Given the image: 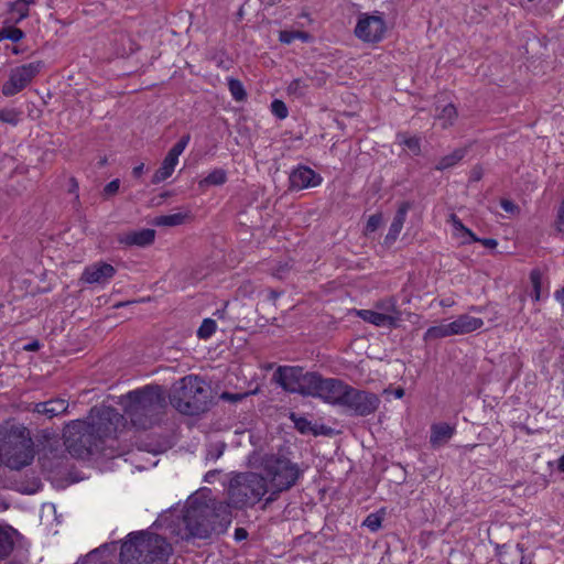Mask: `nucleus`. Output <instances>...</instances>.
I'll list each match as a JSON object with an SVG mask.
<instances>
[{"instance_id": "58836bf2", "label": "nucleus", "mask_w": 564, "mask_h": 564, "mask_svg": "<svg viewBox=\"0 0 564 564\" xmlns=\"http://www.w3.org/2000/svg\"><path fill=\"white\" fill-rule=\"evenodd\" d=\"M271 111L276 118H279L281 120L285 119L289 115L286 105L282 100H279V99H274L271 102Z\"/></svg>"}, {"instance_id": "09e8293b", "label": "nucleus", "mask_w": 564, "mask_h": 564, "mask_svg": "<svg viewBox=\"0 0 564 564\" xmlns=\"http://www.w3.org/2000/svg\"><path fill=\"white\" fill-rule=\"evenodd\" d=\"M501 207L508 213H513L517 209V206L510 200H502Z\"/></svg>"}, {"instance_id": "cd10ccee", "label": "nucleus", "mask_w": 564, "mask_h": 564, "mask_svg": "<svg viewBox=\"0 0 564 564\" xmlns=\"http://www.w3.org/2000/svg\"><path fill=\"white\" fill-rule=\"evenodd\" d=\"M465 156L464 149H456L451 154H447L440 159L435 169L438 171H444L449 167L455 166Z\"/></svg>"}, {"instance_id": "f257e3e1", "label": "nucleus", "mask_w": 564, "mask_h": 564, "mask_svg": "<svg viewBox=\"0 0 564 564\" xmlns=\"http://www.w3.org/2000/svg\"><path fill=\"white\" fill-rule=\"evenodd\" d=\"M123 415L110 406L93 408L86 420L69 422L64 430L69 454L85 458L99 451L104 440L113 436L122 425Z\"/></svg>"}, {"instance_id": "603ef678", "label": "nucleus", "mask_w": 564, "mask_h": 564, "mask_svg": "<svg viewBox=\"0 0 564 564\" xmlns=\"http://www.w3.org/2000/svg\"><path fill=\"white\" fill-rule=\"evenodd\" d=\"M221 397H223V399L231 400V401H236V400L241 398L239 395H234V394H230V393H224Z\"/></svg>"}, {"instance_id": "f3484780", "label": "nucleus", "mask_w": 564, "mask_h": 564, "mask_svg": "<svg viewBox=\"0 0 564 564\" xmlns=\"http://www.w3.org/2000/svg\"><path fill=\"white\" fill-rule=\"evenodd\" d=\"M303 369L300 367H279L274 373L276 382L286 391L296 393Z\"/></svg>"}, {"instance_id": "4c0bfd02", "label": "nucleus", "mask_w": 564, "mask_h": 564, "mask_svg": "<svg viewBox=\"0 0 564 564\" xmlns=\"http://www.w3.org/2000/svg\"><path fill=\"white\" fill-rule=\"evenodd\" d=\"M21 112L17 109H2L0 110V121L17 126L20 121Z\"/></svg>"}, {"instance_id": "9b49d317", "label": "nucleus", "mask_w": 564, "mask_h": 564, "mask_svg": "<svg viewBox=\"0 0 564 564\" xmlns=\"http://www.w3.org/2000/svg\"><path fill=\"white\" fill-rule=\"evenodd\" d=\"M386 30V22L380 14L360 13L354 34L364 43L375 44L382 41Z\"/></svg>"}, {"instance_id": "6ab92c4d", "label": "nucleus", "mask_w": 564, "mask_h": 564, "mask_svg": "<svg viewBox=\"0 0 564 564\" xmlns=\"http://www.w3.org/2000/svg\"><path fill=\"white\" fill-rule=\"evenodd\" d=\"M68 402L64 399H52L45 402H39L33 405L32 411L37 414L53 419L67 412Z\"/></svg>"}, {"instance_id": "ea45409f", "label": "nucleus", "mask_w": 564, "mask_h": 564, "mask_svg": "<svg viewBox=\"0 0 564 564\" xmlns=\"http://www.w3.org/2000/svg\"><path fill=\"white\" fill-rule=\"evenodd\" d=\"M382 223L381 214L371 215L366 224L365 232L366 235L375 232Z\"/></svg>"}, {"instance_id": "a19ab883", "label": "nucleus", "mask_w": 564, "mask_h": 564, "mask_svg": "<svg viewBox=\"0 0 564 564\" xmlns=\"http://www.w3.org/2000/svg\"><path fill=\"white\" fill-rule=\"evenodd\" d=\"M291 420L294 422L295 427L301 433H307L311 431V423L305 417L296 416L294 413H292Z\"/></svg>"}, {"instance_id": "72a5a7b5", "label": "nucleus", "mask_w": 564, "mask_h": 564, "mask_svg": "<svg viewBox=\"0 0 564 564\" xmlns=\"http://www.w3.org/2000/svg\"><path fill=\"white\" fill-rule=\"evenodd\" d=\"M24 33L22 30L15 26H7L0 30V42L3 40H10L12 42H19L23 39Z\"/></svg>"}, {"instance_id": "680f3d73", "label": "nucleus", "mask_w": 564, "mask_h": 564, "mask_svg": "<svg viewBox=\"0 0 564 564\" xmlns=\"http://www.w3.org/2000/svg\"><path fill=\"white\" fill-rule=\"evenodd\" d=\"M219 508H220V509H224V511H226V510H227V507H224V506H221V505L219 506Z\"/></svg>"}, {"instance_id": "f704fd0d", "label": "nucleus", "mask_w": 564, "mask_h": 564, "mask_svg": "<svg viewBox=\"0 0 564 564\" xmlns=\"http://www.w3.org/2000/svg\"><path fill=\"white\" fill-rule=\"evenodd\" d=\"M216 328L217 324L214 319L205 318L197 329V336L202 339H207L216 332Z\"/></svg>"}, {"instance_id": "9d476101", "label": "nucleus", "mask_w": 564, "mask_h": 564, "mask_svg": "<svg viewBox=\"0 0 564 564\" xmlns=\"http://www.w3.org/2000/svg\"><path fill=\"white\" fill-rule=\"evenodd\" d=\"M42 67L43 62L36 61L12 68L9 79L2 86V94L6 97L19 94L33 80Z\"/></svg>"}, {"instance_id": "5fc2aeb1", "label": "nucleus", "mask_w": 564, "mask_h": 564, "mask_svg": "<svg viewBox=\"0 0 564 564\" xmlns=\"http://www.w3.org/2000/svg\"><path fill=\"white\" fill-rule=\"evenodd\" d=\"M394 397L397 399H401L403 395H404V390L402 388H398L394 392H393Z\"/></svg>"}, {"instance_id": "8fccbe9b", "label": "nucleus", "mask_w": 564, "mask_h": 564, "mask_svg": "<svg viewBox=\"0 0 564 564\" xmlns=\"http://www.w3.org/2000/svg\"><path fill=\"white\" fill-rule=\"evenodd\" d=\"M143 169H144V164L141 163L137 166L133 167L132 170V174L135 176V177H139L142 173H143Z\"/></svg>"}, {"instance_id": "f03ea898", "label": "nucleus", "mask_w": 564, "mask_h": 564, "mask_svg": "<svg viewBox=\"0 0 564 564\" xmlns=\"http://www.w3.org/2000/svg\"><path fill=\"white\" fill-rule=\"evenodd\" d=\"M121 404L131 423L138 429L147 430L158 422L166 401L162 388L148 386L130 391L122 397Z\"/></svg>"}, {"instance_id": "4be33fe9", "label": "nucleus", "mask_w": 564, "mask_h": 564, "mask_svg": "<svg viewBox=\"0 0 564 564\" xmlns=\"http://www.w3.org/2000/svg\"><path fill=\"white\" fill-rule=\"evenodd\" d=\"M455 433V427L447 423H436L431 426L430 443L432 447L438 448L446 444Z\"/></svg>"}, {"instance_id": "a878e982", "label": "nucleus", "mask_w": 564, "mask_h": 564, "mask_svg": "<svg viewBox=\"0 0 564 564\" xmlns=\"http://www.w3.org/2000/svg\"><path fill=\"white\" fill-rule=\"evenodd\" d=\"M455 336L452 322L431 326L423 335L425 341Z\"/></svg>"}, {"instance_id": "c85d7f7f", "label": "nucleus", "mask_w": 564, "mask_h": 564, "mask_svg": "<svg viewBox=\"0 0 564 564\" xmlns=\"http://www.w3.org/2000/svg\"><path fill=\"white\" fill-rule=\"evenodd\" d=\"M35 3V0H17L10 6V12L15 15V22L19 23L29 15L30 4Z\"/></svg>"}, {"instance_id": "bf43d9fd", "label": "nucleus", "mask_w": 564, "mask_h": 564, "mask_svg": "<svg viewBox=\"0 0 564 564\" xmlns=\"http://www.w3.org/2000/svg\"><path fill=\"white\" fill-rule=\"evenodd\" d=\"M471 311H474V312H480L481 310H480V307L473 306V307H471Z\"/></svg>"}, {"instance_id": "4d7b16f0", "label": "nucleus", "mask_w": 564, "mask_h": 564, "mask_svg": "<svg viewBox=\"0 0 564 564\" xmlns=\"http://www.w3.org/2000/svg\"><path fill=\"white\" fill-rule=\"evenodd\" d=\"M283 273H284V268H282V269L278 270V271L275 272V275H276V276H279V278H282V276H283Z\"/></svg>"}, {"instance_id": "0eeeda50", "label": "nucleus", "mask_w": 564, "mask_h": 564, "mask_svg": "<svg viewBox=\"0 0 564 564\" xmlns=\"http://www.w3.org/2000/svg\"><path fill=\"white\" fill-rule=\"evenodd\" d=\"M3 456L6 465L14 470H20L33 462V441L28 429L19 426L10 431Z\"/></svg>"}, {"instance_id": "473e14b6", "label": "nucleus", "mask_w": 564, "mask_h": 564, "mask_svg": "<svg viewBox=\"0 0 564 564\" xmlns=\"http://www.w3.org/2000/svg\"><path fill=\"white\" fill-rule=\"evenodd\" d=\"M228 88H229V91H230L232 98L236 101H242L246 99L247 94H246L243 85L240 80L235 79V78H229L228 79Z\"/></svg>"}, {"instance_id": "7c9ffc66", "label": "nucleus", "mask_w": 564, "mask_h": 564, "mask_svg": "<svg viewBox=\"0 0 564 564\" xmlns=\"http://www.w3.org/2000/svg\"><path fill=\"white\" fill-rule=\"evenodd\" d=\"M457 118V110L454 105H446L440 115H437L436 120L441 123L442 128L446 129L451 127Z\"/></svg>"}, {"instance_id": "79ce46f5", "label": "nucleus", "mask_w": 564, "mask_h": 564, "mask_svg": "<svg viewBox=\"0 0 564 564\" xmlns=\"http://www.w3.org/2000/svg\"><path fill=\"white\" fill-rule=\"evenodd\" d=\"M364 525L375 532L381 527V518L376 513H370L365 519Z\"/></svg>"}, {"instance_id": "4468645a", "label": "nucleus", "mask_w": 564, "mask_h": 564, "mask_svg": "<svg viewBox=\"0 0 564 564\" xmlns=\"http://www.w3.org/2000/svg\"><path fill=\"white\" fill-rule=\"evenodd\" d=\"M348 384L334 378L322 379L316 398L323 399L325 402L336 405H343Z\"/></svg>"}, {"instance_id": "a18cd8bd", "label": "nucleus", "mask_w": 564, "mask_h": 564, "mask_svg": "<svg viewBox=\"0 0 564 564\" xmlns=\"http://www.w3.org/2000/svg\"><path fill=\"white\" fill-rule=\"evenodd\" d=\"M555 229L558 232L564 234V199L562 200L561 206H560L558 212H557V218H556V221H555Z\"/></svg>"}, {"instance_id": "13d9d810", "label": "nucleus", "mask_w": 564, "mask_h": 564, "mask_svg": "<svg viewBox=\"0 0 564 564\" xmlns=\"http://www.w3.org/2000/svg\"><path fill=\"white\" fill-rule=\"evenodd\" d=\"M297 39L306 40L307 39V34L303 32V35L297 36Z\"/></svg>"}, {"instance_id": "6e6d98bb", "label": "nucleus", "mask_w": 564, "mask_h": 564, "mask_svg": "<svg viewBox=\"0 0 564 564\" xmlns=\"http://www.w3.org/2000/svg\"><path fill=\"white\" fill-rule=\"evenodd\" d=\"M557 467L562 473H564V454L558 458Z\"/></svg>"}, {"instance_id": "a211bd4d", "label": "nucleus", "mask_w": 564, "mask_h": 564, "mask_svg": "<svg viewBox=\"0 0 564 564\" xmlns=\"http://www.w3.org/2000/svg\"><path fill=\"white\" fill-rule=\"evenodd\" d=\"M155 231L153 229H140L128 231L118 236V241L124 246L145 247L154 241Z\"/></svg>"}, {"instance_id": "bb28decb", "label": "nucleus", "mask_w": 564, "mask_h": 564, "mask_svg": "<svg viewBox=\"0 0 564 564\" xmlns=\"http://www.w3.org/2000/svg\"><path fill=\"white\" fill-rule=\"evenodd\" d=\"M227 182V172L224 169H214L206 177L199 181L198 186L205 188L208 186H220Z\"/></svg>"}, {"instance_id": "de8ad7c7", "label": "nucleus", "mask_w": 564, "mask_h": 564, "mask_svg": "<svg viewBox=\"0 0 564 564\" xmlns=\"http://www.w3.org/2000/svg\"><path fill=\"white\" fill-rule=\"evenodd\" d=\"M247 536H248V533L243 528H237L235 530V539L237 541H242V540L247 539Z\"/></svg>"}, {"instance_id": "3c124183", "label": "nucleus", "mask_w": 564, "mask_h": 564, "mask_svg": "<svg viewBox=\"0 0 564 564\" xmlns=\"http://www.w3.org/2000/svg\"><path fill=\"white\" fill-rule=\"evenodd\" d=\"M555 299L564 305V288L555 292Z\"/></svg>"}, {"instance_id": "37998d69", "label": "nucleus", "mask_w": 564, "mask_h": 564, "mask_svg": "<svg viewBox=\"0 0 564 564\" xmlns=\"http://www.w3.org/2000/svg\"><path fill=\"white\" fill-rule=\"evenodd\" d=\"M119 187H120V181L118 178L112 180L105 186L104 196L110 197V196L117 194V192L119 191Z\"/></svg>"}, {"instance_id": "7ed1b4c3", "label": "nucleus", "mask_w": 564, "mask_h": 564, "mask_svg": "<svg viewBox=\"0 0 564 564\" xmlns=\"http://www.w3.org/2000/svg\"><path fill=\"white\" fill-rule=\"evenodd\" d=\"M172 554V546L155 533H130L121 545L122 564H164Z\"/></svg>"}, {"instance_id": "f8f14e48", "label": "nucleus", "mask_w": 564, "mask_h": 564, "mask_svg": "<svg viewBox=\"0 0 564 564\" xmlns=\"http://www.w3.org/2000/svg\"><path fill=\"white\" fill-rule=\"evenodd\" d=\"M380 404L378 395L371 392L348 387L343 405L357 415L366 416L373 413Z\"/></svg>"}, {"instance_id": "49530a36", "label": "nucleus", "mask_w": 564, "mask_h": 564, "mask_svg": "<svg viewBox=\"0 0 564 564\" xmlns=\"http://www.w3.org/2000/svg\"><path fill=\"white\" fill-rule=\"evenodd\" d=\"M477 242H480L482 246L490 248V249H494L498 246L497 240L492 239V238H482V239L478 238Z\"/></svg>"}, {"instance_id": "20e7f679", "label": "nucleus", "mask_w": 564, "mask_h": 564, "mask_svg": "<svg viewBox=\"0 0 564 564\" xmlns=\"http://www.w3.org/2000/svg\"><path fill=\"white\" fill-rule=\"evenodd\" d=\"M250 465L262 468L269 478L271 496L267 501H273L280 492L289 490L301 476L297 464L281 454H256L250 458Z\"/></svg>"}, {"instance_id": "c03bdc74", "label": "nucleus", "mask_w": 564, "mask_h": 564, "mask_svg": "<svg viewBox=\"0 0 564 564\" xmlns=\"http://www.w3.org/2000/svg\"><path fill=\"white\" fill-rule=\"evenodd\" d=\"M300 35H303V32L281 31L279 39L282 43L290 44Z\"/></svg>"}, {"instance_id": "e2e57ef3", "label": "nucleus", "mask_w": 564, "mask_h": 564, "mask_svg": "<svg viewBox=\"0 0 564 564\" xmlns=\"http://www.w3.org/2000/svg\"><path fill=\"white\" fill-rule=\"evenodd\" d=\"M441 304H442L443 306H447V305H448V304H447V302H442Z\"/></svg>"}, {"instance_id": "e433bc0d", "label": "nucleus", "mask_w": 564, "mask_h": 564, "mask_svg": "<svg viewBox=\"0 0 564 564\" xmlns=\"http://www.w3.org/2000/svg\"><path fill=\"white\" fill-rule=\"evenodd\" d=\"M530 281L533 288L532 297L534 301H540L541 299V283H542V274L538 270H533L530 273Z\"/></svg>"}, {"instance_id": "5701e85b", "label": "nucleus", "mask_w": 564, "mask_h": 564, "mask_svg": "<svg viewBox=\"0 0 564 564\" xmlns=\"http://www.w3.org/2000/svg\"><path fill=\"white\" fill-rule=\"evenodd\" d=\"M322 379L323 378L316 372L302 371L299 390L296 393L315 397Z\"/></svg>"}, {"instance_id": "423d86ee", "label": "nucleus", "mask_w": 564, "mask_h": 564, "mask_svg": "<svg viewBox=\"0 0 564 564\" xmlns=\"http://www.w3.org/2000/svg\"><path fill=\"white\" fill-rule=\"evenodd\" d=\"M268 492L271 494L267 479L257 473H243L235 476L229 484V503L242 509L258 503Z\"/></svg>"}, {"instance_id": "c756f323", "label": "nucleus", "mask_w": 564, "mask_h": 564, "mask_svg": "<svg viewBox=\"0 0 564 564\" xmlns=\"http://www.w3.org/2000/svg\"><path fill=\"white\" fill-rule=\"evenodd\" d=\"M397 140L400 145L405 147L412 155H419L421 152V140L417 137H409L404 133H399Z\"/></svg>"}, {"instance_id": "aec40b11", "label": "nucleus", "mask_w": 564, "mask_h": 564, "mask_svg": "<svg viewBox=\"0 0 564 564\" xmlns=\"http://www.w3.org/2000/svg\"><path fill=\"white\" fill-rule=\"evenodd\" d=\"M452 225V237L462 246L478 241V237L462 220L451 214L447 220Z\"/></svg>"}, {"instance_id": "ddd939ff", "label": "nucleus", "mask_w": 564, "mask_h": 564, "mask_svg": "<svg viewBox=\"0 0 564 564\" xmlns=\"http://www.w3.org/2000/svg\"><path fill=\"white\" fill-rule=\"evenodd\" d=\"M189 140L191 135L185 134L172 147V149L167 152L166 156L164 158L161 166L155 171L152 177L153 184H159L169 178L173 174L175 166L178 163V158L186 149Z\"/></svg>"}, {"instance_id": "1a4fd4ad", "label": "nucleus", "mask_w": 564, "mask_h": 564, "mask_svg": "<svg viewBox=\"0 0 564 564\" xmlns=\"http://www.w3.org/2000/svg\"><path fill=\"white\" fill-rule=\"evenodd\" d=\"M215 508L209 506H189L184 514L188 536L207 539L216 530Z\"/></svg>"}, {"instance_id": "412c9836", "label": "nucleus", "mask_w": 564, "mask_h": 564, "mask_svg": "<svg viewBox=\"0 0 564 564\" xmlns=\"http://www.w3.org/2000/svg\"><path fill=\"white\" fill-rule=\"evenodd\" d=\"M484 321L479 317H474L468 314L458 315L452 321L453 330L456 335H465L480 329L484 326Z\"/></svg>"}, {"instance_id": "052dcab7", "label": "nucleus", "mask_w": 564, "mask_h": 564, "mask_svg": "<svg viewBox=\"0 0 564 564\" xmlns=\"http://www.w3.org/2000/svg\"><path fill=\"white\" fill-rule=\"evenodd\" d=\"M562 397L564 398V381H563V387H562Z\"/></svg>"}, {"instance_id": "39448f33", "label": "nucleus", "mask_w": 564, "mask_h": 564, "mask_svg": "<svg viewBox=\"0 0 564 564\" xmlns=\"http://www.w3.org/2000/svg\"><path fill=\"white\" fill-rule=\"evenodd\" d=\"M170 401L178 412L197 415L207 409L208 390L197 376H186L173 386Z\"/></svg>"}, {"instance_id": "2f4dec72", "label": "nucleus", "mask_w": 564, "mask_h": 564, "mask_svg": "<svg viewBox=\"0 0 564 564\" xmlns=\"http://www.w3.org/2000/svg\"><path fill=\"white\" fill-rule=\"evenodd\" d=\"M307 90V82L301 78L293 79L288 86V94L295 98H303L304 96H306Z\"/></svg>"}, {"instance_id": "6e6552de", "label": "nucleus", "mask_w": 564, "mask_h": 564, "mask_svg": "<svg viewBox=\"0 0 564 564\" xmlns=\"http://www.w3.org/2000/svg\"><path fill=\"white\" fill-rule=\"evenodd\" d=\"M356 316L377 327L398 328L402 322V312L394 296H387L373 303L370 310H355Z\"/></svg>"}, {"instance_id": "c9c22d12", "label": "nucleus", "mask_w": 564, "mask_h": 564, "mask_svg": "<svg viewBox=\"0 0 564 564\" xmlns=\"http://www.w3.org/2000/svg\"><path fill=\"white\" fill-rule=\"evenodd\" d=\"M12 549V540L9 532L0 527V560L6 557Z\"/></svg>"}, {"instance_id": "864d4df0", "label": "nucleus", "mask_w": 564, "mask_h": 564, "mask_svg": "<svg viewBox=\"0 0 564 564\" xmlns=\"http://www.w3.org/2000/svg\"><path fill=\"white\" fill-rule=\"evenodd\" d=\"M25 350H36L39 348V343L37 341H34V343H31V344H28L25 347Z\"/></svg>"}, {"instance_id": "2eb2a0df", "label": "nucleus", "mask_w": 564, "mask_h": 564, "mask_svg": "<svg viewBox=\"0 0 564 564\" xmlns=\"http://www.w3.org/2000/svg\"><path fill=\"white\" fill-rule=\"evenodd\" d=\"M116 274V269L106 262H95L87 265L80 276V281L87 284H107Z\"/></svg>"}, {"instance_id": "393cba45", "label": "nucleus", "mask_w": 564, "mask_h": 564, "mask_svg": "<svg viewBox=\"0 0 564 564\" xmlns=\"http://www.w3.org/2000/svg\"><path fill=\"white\" fill-rule=\"evenodd\" d=\"M189 217L191 212L188 209H185L170 215L158 216L154 218L153 224L155 226L175 227L183 225Z\"/></svg>"}, {"instance_id": "b1692460", "label": "nucleus", "mask_w": 564, "mask_h": 564, "mask_svg": "<svg viewBox=\"0 0 564 564\" xmlns=\"http://www.w3.org/2000/svg\"><path fill=\"white\" fill-rule=\"evenodd\" d=\"M409 209H410L409 203L404 202V203L400 204V206L394 215V218L390 225L389 231L386 236L387 241H395L397 240L398 236L400 235V232L403 228Z\"/></svg>"}, {"instance_id": "dca6fc26", "label": "nucleus", "mask_w": 564, "mask_h": 564, "mask_svg": "<svg viewBox=\"0 0 564 564\" xmlns=\"http://www.w3.org/2000/svg\"><path fill=\"white\" fill-rule=\"evenodd\" d=\"M289 181L291 189L301 191L304 188L318 186L323 178L311 167L299 166L291 172Z\"/></svg>"}]
</instances>
